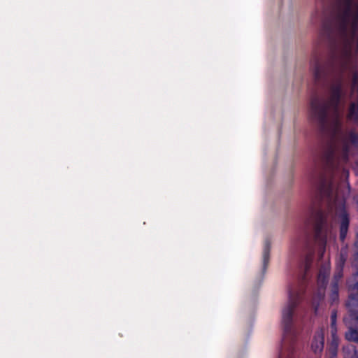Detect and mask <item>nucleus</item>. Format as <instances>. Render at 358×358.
<instances>
[{
	"label": "nucleus",
	"mask_w": 358,
	"mask_h": 358,
	"mask_svg": "<svg viewBox=\"0 0 358 358\" xmlns=\"http://www.w3.org/2000/svg\"><path fill=\"white\" fill-rule=\"evenodd\" d=\"M342 146H330L324 152L322 159L327 171L331 175L327 177L320 176L318 189L320 197L328 203V213L320 210L312 212L311 220L306 224L305 234L306 236V248L307 255L305 259V275H307L311 266L315 247L310 243L308 228L311 222H313L315 230V243L319 246L320 258H322L325 252L327 240L332 234L333 223L331 220L338 219L339 223V238L344 242L348 234L350 225V216L346 208V199L350 194V186L346 184H337L334 177L342 172L348 177V171L344 165L348 162L350 145L358 147V134L354 129L350 130L347 136L342 138Z\"/></svg>",
	"instance_id": "f257e3e1"
},
{
	"label": "nucleus",
	"mask_w": 358,
	"mask_h": 358,
	"mask_svg": "<svg viewBox=\"0 0 358 358\" xmlns=\"http://www.w3.org/2000/svg\"><path fill=\"white\" fill-rule=\"evenodd\" d=\"M353 0H337L338 8L334 17V27L341 43V55L336 58H343L336 75L329 84V96L327 101L315 97L310 102L312 118L321 129L328 123L334 134L341 133L343 122L341 118L339 104L344 94L343 74L348 60L352 57V44L355 42L358 51V1L352 8Z\"/></svg>",
	"instance_id": "f03ea898"
},
{
	"label": "nucleus",
	"mask_w": 358,
	"mask_h": 358,
	"mask_svg": "<svg viewBox=\"0 0 358 358\" xmlns=\"http://www.w3.org/2000/svg\"><path fill=\"white\" fill-rule=\"evenodd\" d=\"M301 292L289 289V300L282 310V327L283 337L282 350L279 358H296L299 345L297 343V331L293 324V314L301 297Z\"/></svg>",
	"instance_id": "7ed1b4c3"
},
{
	"label": "nucleus",
	"mask_w": 358,
	"mask_h": 358,
	"mask_svg": "<svg viewBox=\"0 0 358 358\" xmlns=\"http://www.w3.org/2000/svg\"><path fill=\"white\" fill-rule=\"evenodd\" d=\"M330 267L329 265H326L322 267L320 270L317 277L318 290L314 295L312 305L314 308L315 313L317 314L319 308L320 301L324 299L325 295V288L328 282L329 275Z\"/></svg>",
	"instance_id": "20e7f679"
},
{
	"label": "nucleus",
	"mask_w": 358,
	"mask_h": 358,
	"mask_svg": "<svg viewBox=\"0 0 358 358\" xmlns=\"http://www.w3.org/2000/svg\"><path fill=\"white\" fill-rule=\"evenodd\" d=\"M349 317V321L346 322L348 331L345 333V338L349 341L358 343V312H352Z\"/></svg>",
	"instance_id": "39448f33"
},
{
	"label": "nucleus",
	"mask_w": 358,
	"mask_h": 358,
	"mask_svg": "<svg viewBox=\"0 0 358 358\" xmlns=\"http://www.w3.org/2000/svg\"><path fill=\"white\" fill-rule=\"evenodd\" d=\"M310 66L316 80H319L323 75L324 66L320 55H315L311 59Z\"/></svg>",
	"instance_id": "423d86ee"
},
{
	"label": "nucleus",
	"mask_w": 358,
	"mask_h": 358,
	"mask_svg": "<svg viewBox=\"0 0 358 358\" xmlns=\"http://www.w3.org/2000/svg\"><path fill=\"white\" fill-rule=\"evenodd\" d=\"M324 345V335L321 329L317 331L311 343V348L315 353H320L323 350Z\"/></svg>",
	"instance_id": "0eeeda50"
},
{
	"label": "nucleus",
	"mask_w": 358,
	"mask_h": 358,
	"mask_svg": "<svg viewBox=\"0 0 358 358\" xmlns=\"http://www.w3.org/2000/svg\"><path fill=\"white\" fill-rule=\"evenodd\" d=\"M347 259L346 248L342 249L341 251L340 262L337 271L336 272L334 280L331 284H336L338 285L339 280L343 277V268Z\"/></svg>",
	"instance_id": "6e6552de"
},
{
	"label": "nucleus",
	"mask_w": 358,
	"mask_h": 358,
	"mask_svg": "<svg viewBox=\"0 0 358 358\" xmlns=\"http://www.w3.org/2000/svg\"><path fill=\"white\" fill-rule=\"evenodd\" d=\"M347 307L349 308L350 315L352 312H357L354 310L358 308V294H352L349 296V299L347 301Z\"/></svg>",
	"instance_id": "1a4fd4ad"
},
{
	"label": "nucleus",
	"mask_w": 358,
	"mask_h": 358,
	"mask_svg": "<svg viewBox=\"0 0 358 358\" xmlns=\"http://www.w3.org/2000/svg\"><path fill=\"white\" fill-rule=\"evenodd\" d=\"M339 301L338 294V285L336 284H331V294H330V303L331 305L336 304Z\"/></svg>",
	"instance_id": "9d476101"
},
{
	"label": "nucleus",
	"mask_w": 358,
	"mask_h": 358,
	"mask_svg": "<svg viewBox=\"0 0 358 358\" xmlns=\"http://www.w3.org/2000/svg\"><path fill=\"white\" fill-rule=\"evenodd\" d=\"M343 350L345 358H358V352L355 346L350 345L344 347Z\"/></svg>",
	"instance_id": "9b49d317"
},
{
	"label": "nucleus",
	"mask_w": 358,
	"mask_h": 358,
	"mask_svg": "<svg viewBox=\"0 0 358 358\" xmlns=\"http://www.w3.org/2000/svg\"><path fill=\"white\" fill-rule=\"evenodd\" d=\"M270 244L266 242L263 252V267L264 270L266 269V266L269 261Z\"/></svg>",
	"instance_id": "f8f14e48"
},
{
	"label": "nucleus",
	"mask_w": 358,
	"mask_h": 358,
	"mask_svg": "<svg viewBox=\"0 0 358 358\" xmlns=\"http://www.w3.org/2000/svg\"><path fill=\"white\" fill-rule=\"evenodd\" d=\"M331 346L338 347L339 338L337 335V327H331Z\"/></svg>",
	"instance_id": "ddd939ff"
},
{
	"label": "nucleus",
	"mask_w": 358,
	"mask_h": 358,
	"mask_svg": "<svg viewBox=\"0 0 358 358\" xmlns=\"http://www.w3.org/2000/svg\"><path fill=\"white\" fill-rule=\"evenodd\" d=\"M352 283L349 285V287L353 290H358V271L353 274L352 278Z\"/></svg>",
	"instance_id": "4468645a"
},
{
	"label": "nucleus",
	"mask_w": 358,
	"mask_h": 358,
	"mask_svg": "<svg viewBox=\"0 0 358 358\" xmlns=\"http://www.w3.org/2000/svg\"><path fill=\"white\" fill-rule=\"evenodd\" d=\"M338 348V347L330 346L326 358H337Z\"/></svg>",
	"instance_id": "2eb2a0df"
},
{
	"label": "nucleus",
	"mask_w": 358,
	"mask_h": 358,
	"mask_svg": "<svg viewBox=\"0 0 358 358\" xmlns=\"http://www.w3.org/2000/svg\"><path fill=\"white\" fill-rule=\"evenodd\" d=\"M337 311L333 310L331 315V327H336Z\"/></svg>",
	"instance_id": "dca6fc26"
},
{
	"label": "nucleus",
	"mask_w": 358,
	"mask_h": 358,
	"mask_svg": "<svg viewBox=\"0 0 358 358\" xmlns=\"http://www.w3.org/2000/svg\"><path fill=\"white\" fill-rule=\"evenodd\" d=\"M353 266L358 271V252L355 254Z\"/></svg>",
	"instance_id": "f3484780"
},
{
	"label": "nucleus",
	"mask_w": 358,
	"mask_h": 358,
	"mask_svg": "<svg viewBox=\"0 0 358 358\" xmlns=\"http://www.w3.org/2000/svg\"><path fill=\"white\" fill-rule=\"evenodd\" d=\"M357 164H358V162H357Z\"/></svg>",
	"instance_id": "a211bd4d"
}]
</instances>
